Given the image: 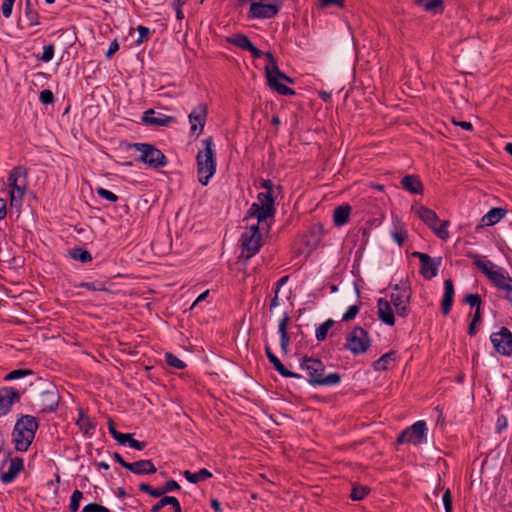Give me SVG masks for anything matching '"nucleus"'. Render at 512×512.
Returning <instances> with one entry per match:
<instances>
[{"instance_id":"nucleus-52","label":"nucleus","mask_w":512,"mask_h":512,"mask_svg":"<svg viewBox=\"0 0 512 512\" xmlns=\"http://www.w3.org/2000/svg\"><path fill=\"white\" fill-rule=\"evenodd\" d=\"M161 489L162 496L165 495L168 492L179 490L180 485L175 480H169L167 481Z\"/></svg>"},{"instance_id":"nucleus-53","label":"nucleus","mask_w":512,"mask_h":512,"mask_svg":"<svg viewBox=\"0 0 512 512\" xmlns=\"http://www.w3.org/2000/svg\"><path fill=\"white\" fill-rule=\"evenodd\" d=\"M15 1L16 0H4L1 6L2 14L4 17L8 18L11 16Z\"/></svg>"},{"instance_id":"nucleus-19","label":"nucleus","mask_w":512,"mask_h":512,"mask_svg":"<svg viewBox=\"0 0 512 512\" xmlns=\"http://www.w3.org/2000/svg\"><path fill=\"white\" fill-rule=\"evenodd\" d=\"M142 121L146 125L163 127L176 122V118L162 113H156L153 109H148L144 112Z\"/></svg>"},{"instance_id":"nucleus-42","label":"nucleus","mask_w":512,"mask_h":512,"mask_svg":"<svg viewBox=\"0 0 512 512\" xmlns=\"http://www.w3.org/2000/svg\"><path fill=\"white\" fill-rule=\"evenodd\" d=\"M79 287H83L90 291H106V286L104 282L95 281V282H82L79 284Z\"/></svg>"},{"instance_id":"nucleus-33","label":"nucleus","mask_w":512,"mask_h":512,"mask_svg":"<svg viewBox=\"0 0 512 512\" xmlns=\"http://www.w3.org/2000/svg\"><path fill=\"white\" fill-rule=\"evenodd\" d=\"M184 477L191 483H198L212 477V473L206 468H202L199 471L192 473L189 470L184 471Z\"/></svg>"},{"instance_id":"nucleus-16","label":"nucleus","mask_w":512,"mask_h":512,"mask_svg":"<svg viewBox=\"0 0 512 512\" xmlns=\"http://www.w3.org/2000/svg\"><path fill=\"white\" fill-rule=\"evenodd\" d=\"M208 113V107L205 103H199L197 106L193 108V110L189 113L188 119L191 124V134L199 136L206 123Z\"/></svg>"},{"instance_id":"nucleus-9","label":"nucleus","mask_w":512,"mask_h":512,"mask_svg":"<svg viewBox=\"0 0 512 512\" xmlns=\"http://www.w3.org/2000/svg\"><path fill=\"white\" fill-rule=\"evenodd\" d=\"M133 147L141 153L140 161L152 168L164 167L167 164L166 156L154 145L148 143H135Z\"/></svg>"},{"instance_id":"nucleus-46","label":"nucleus","mask_w":512,"mask_h":512,"mask_svg":"<svg viewBox=\"0 0 512 512\" xmlns=\"http://www.w3.org/2000/svg\"><path fill=\"white\" fill-rule=\"evenodd\" d=\"M139 489L142 492L148 493L152 497H155V498L162 497L160 488H153L147 483H141L139 485Z\"/></svg>"},{"instance_id":"nucleus-62","label":"nucleus","mask_w":512,"mask_h":512,"mask_svg":"<svg viewBox=\"0 0 512 512\" xmlns=\"http://www.w3.org/2000/svg\"><path fill=\"white\" fill-rule=\"evenodd\" d=\"M453 123L455 125H458L460 127H462L463 129L465 130H472V124L470 122H466V121H459V122H456V121H453Z\"/></svg>"},{"instance_id":"nucleus-51","label":"nucleus","mask_w":512,"mask_h":512,"mask_svg":"<svg viewBox=\"0 0 512 512\" xmlns=\"http://www.w3.org/2000/svg\"><path fill=\"white\" fill-rule=\"evenodd\" d=\"M83 512H111L105 506L97 503H90L83 508Z\"/></svg>"},{"instance_id":"nucleus-2","label":"nucleus","mask_w":512,"mask_h":512,"mask_svg":"<svg viewBox=\"0 0 512 512\" xmlns=\"http://www.w3.org/2000/svg\"><path fill=\"white\" fill-rule=\"evenodd\" d=\"M300 367L306 372L309 383L314 386H334L341 381L339 373L325 374V365L320 359L304 356Z\"/></svg>"},{"instance_id":"nucleus-7","label":"nucleus","mask_w":512,"mask_h":512,"mask_svg":"<svg viewBox=\"0 0 512 512\" xmlns=\"http://www.w3.org/2000/svg\"><path fill=\"white\" fill-rule=\"evenodd\" d=\"M266 58L268 60V64L265 66V74L268 86L276 90L280 95H294L295 91L293 89L281 83V81H286L293 84L294 80L280 71L276 59L271 52L266 53Z\"/></svg>"},{"instance_id":"nucleus-4","label":"nucleus","mask_w":512,"mask_h":512,"mask_svg":"<svg viewBox=\"0 0 512 512\" xmlns=\"http://www.w3.org/2000/svg\"><path fill=\"white\" fill-rule=\"evenodd\" d=\"M202 143L204 148L198 151L196 160L198 180L205 186L216 172V157L212 137L206 138Z\"/></svg>"},{"instance_id":"nucleus-18","label":"nucleus","mask_w":512,"mask_h":512,"mask_svg":"<svg viewBox=\"0 0 512 512\" xmlns=\"http://www.w3.org/2000/svg\"><path fill=\"white\" fill-rule=\"evenodd\" d=\"M20 400L19 392L12 387L0 389V417L7 414L12 405Z\"/></svg>"},{"instance_id":"nucleus-20","label":"nucleus","mask_w":512,"mask_h":512,"mask_svg":"<svg viewBox=\"0 0 512 512\" xmlns=\"http://www.w3.org/2000/svg\"><path fill=\"white\" fill-rule=\"evenodd\" d=\"M226 42L231 43L243 50H248L255 58H260L262 52L256 48L245 34H233L225 38Z\"/></svg>"},{"instance_id":"nucleus-47","label":"nucleus","mask_w":512,"mask_h":512,"mask_svg":"<svg viewBox=\"0 0 512 512\" xmlns=\"http://www.w3.org/2000/svg\"><path fill=\"white\" fill-rule=\"evenodd\" d=\"M465 303L469 304L476 309L481 308L482 299L478 294H467L464 298Z\"/></svg>"},{"instance_id":"nucleus-48","label":"nucleus","mask_w":512,"mask_h":512,"mask_svg":"<svg viewBox=\"0 0 512 512\" xmlns=\"http://www.w3.org/2000/svg\"><path fill=\"white\" fill-rule=\"evenodd\" d=\"M125 436H128V439L124 441V445L128 443L130 447L136 450H143L146 447V442L135 440L131 434H125Z\"/></svg>"},{"instance_id":"nucleus-49","label":"nucleus","mask_w":512,"mask_h":512,"mask_svg":"<svg viewBox=\"0 0 512 512\" xmlns=\"http://www.w3.org/2000/svg\"><path fill=\"white\" fill-rule=\"evenodd\" d=\"M360 307L359 305H352L348 308V310L343 314V321L353 320L357 314L359 313Z\"/></svg>"},{"instance_id":"nucleus-38","label":"nucleus","mask_w":512,"mask_h":512,"mask_svg":"<svg viewBox=\"0 0 512 512\" xmlns=\"http://www.w3.org/2000/svg\"><path fill=\"white\" fill-rule=\"evenodd\" d=\"M70 256L75 259L79 260L82 263H87L92 260V256L89 251L83 250L81 248H75L70 251Z\"/></svg>"},{"instance_id":"nucleus-12","label":"nucleus","mask_w":512,"mask_h":512,"mask_svg":"<svg viewBox=\"0 0 512 512\" xmlns=\"http://www.w3.org/2000/svg\"><path fill=\"white\" fill-rule=\"evenodd\" d=\"M427 427L424 421H418L407 427L398 437L397 443L422 444L426 441Z\"/></svg>"},{"instance_id":"nucleus-8","label":"nucleus","mask_w":512,"mask_h":512,"mask_svg":"<svg viewBox=\"0 0 512 512\" xmlns=\"http://www.w3.org/2000/svg\"><path fill=\"white\" fill-rule=\"evenodd\" d=\"M391 287L393 292L389 302L394 306L398 316L406 317L410 312L411 288L407 282L391 285Z\"/></svg>"},{"instance_id":"nucleus-29","label":"nucleus","mask_w":512,"mask_h":512,"mask_svg":"<svg viewBox=\"0 0 512 512\" xmlns=\"http://www.w3.org/2000/svg\"><path fill=\"white\" fill-rule=\"evenodd\" d=\"M416 214L429 228L438 224L437 214L428 207L420 206L416 210Z\"/></svg>"},{"instance_id":"nucleus-34","label":"nucleus","mask_w":512,"mask_h":512,"mask_svg":"<svg viewBox=\"0 0 512 512\" xmlns=\"http://www.w3.org/2000/svg\"><path fill=\"white\" fill-rule=\"evenodd\" d=\"M25 17L28 26H33L38 23L39 14L33 7L31 0H25Z\"/></svg>"},{"instance_id":"nucleus-10","label":"nucleus","mask_w":512,"mask_h":512,"mask_svg":"<svg viewBox=\"0 0 512 512\" xmlns=\"http://www.w3.org/2000/svg\"><path fill=\"white\" fill-rule=\"evenodd\" d=\"M369 346L368 333L361 327H355L346 337L345 347L354 355L365 353Z\"/></svg>"},{"instance_id":"nucleus-55","label":"nucleus","mask_w":512,"mask_h":512,"mask_svg":"<svg viewBox=\"0 0 512 512\" xmlns=\"http://www.w3.org/2000/svg\"><path fill=\"white\" fill-rule=\"evenodd\" d=\"M443 503L446 512H452V495L449 489H447L443 494Z\"/></svg>"},{"instance_id":"nucleus-31","label":"nucleus","mask_w":512,"mask_h":512,"mask_svg":"<svg viewBox=\"0 0 512 512\" xmlns=\"http://www.w3.org/2000/svg\"><path fill=\"white\" fill-rule=\"evenodd\" d=\"M289 321H290L289 316L287 314H285L278 325V331H279L280 338H281V343H280L281 349L284 353L288 352V346H289V341H290V337L287 332V327H288Z\"/></svg>"},{"instance_id":"nucleus-63","label":"nucleus","mask_w":512,"mask_h":512,"mask_svg":"<svg viewBox=\"0 0 512 512\" xmlns=\"http://www.w3.org/2000/svg\"><path fill=\"white\" fill-rule=\"evenodd\" d=\"M149 39V34H139L138 38L135 40V44L139 45Z\"/></svg>"},{"instance_id":"nucleus-58","label":"nucleus","mask_w":512,"mask_h":512,"mask_svg":"<svg viewBox=\"0 0 512 512\" xmlns=\"http://www.w3.org/2000/svg\"><path fill=\"white\" fill-rule=\"evenodd\" d=\"M118 49H119V44H118L117 40L115 39L114 41H112L110 43L109 49L106 52V57L108 59L111 58L118 51Z\"/></svg>"},{"instance_id":"nucleus-40","label":"nucleus","mask_w":512,"mask_h":512,"mask_svg":"<svg viewBox=\"0 0 512 512\" xmlns=\"http://www.w3.org/2000/svg\"><path fill=\"white\" fill-rule=\"evenodd\" d=\"M369 488L366 486L355 485L352 488L350 498L354 501H359L365 498L368 494Z\"/></svg>"},{"instance_id":"nucleus-22","label":"nucleus","mask_w":512,"mask_h":512,"mask_svg":"<svg viewBox=\"0 0 512 512\" xmlns=\"http://www.w3.org/2000/svg\"><path fill=\"white\" fill-rule=\"evenodd\" d=\"M266 356L275 368L276 371L279 372L280 375L287 378H300L301 375L295 372L288 370L282 362L277 358V356L272 352L269 346L265 347Z\"/></svg>"},{"instance_id":"nucleus-54","label":"nucleus","mask_w":512,"mask_h":512,"mask_svg":"<svg viewBox=\"0 0 512 512\" xmlns=\"http://www.w3.org/2000/svg\"><path fill=\"white\" fill-rule=\"evenodd\" d=\"M53 56H54V47H53V45H46V46H44L43 54L40 57V59L43 62H49L50 60H52Z\"/></svg>"},{"instance_id":"nucleus-39","label":"nucleus","mask_w":512,"mask_h":512,"mask_svg":"<svg viewBox=\"0 0 512 512\" xmlns=\"http://www.w3.org/2000/svg\"><path fill=\"white\" fill-rule=\"evenodd\" d=\"M108 429L109 433L113 436V438L120 444L124 445V441L128 439V436H125L124 433H121L116 430L115 424L111 418L108 419Z\"/></svg>"},{"instance_id":"nucleus-15","label":"nucleus","mask_w":512,"mask_h":512,"mask_svg":"<svg viewBox=\"0 0 512 512\" xmlns=\"http://www.w3.org/2000/svg\"><path fill=\"white\" fill-rule=\"evenodd\" d=\"M412 256L420 261V274L427 280H431L437 275L441 264V258L433 259L423 252H413Z\"/></svg>"},{"instance_id":"nucleus-50","label":"nucleus","mask_w":512,"mask_h":512,"mask_svg":"<svg viewBox=\"0 0 512 512\" xmlns=\"http://www.w3.org/2000/svg\"><path fill=\"white\" fill-rule=\"evenodd\" d=\"M39 99L42 104H52L55 100L51 90L45 89L40 92Z\"/></svg>"},{"instance_id":"nucleus-14","label":"nucleus","mask_w":512,"mask_h":512,"mask_svg":"<svg viewBox=\"0 0 512 512\" xmlns=\"http://www.w3.org/2000/svg\"><path fill=\"white\" fill-rule=\"evenodd\" d=\"M283 3L257 1L252 2L249 9V17L259 19H270L275 17L281 10Z\"/></svg>"},{"instance_id":"nucleus-43","label":"nucleus","mask_w":512,"mask_h":512,"mask_svg":"<svg viewBox=\"0 0 512 512\" xmlns=\"http://www.w3.org/2000/svg\"><path fill=\"white\" fill-rule=\"evenodd\" d=\"M83 497V494L81 491L79 490H74L72 495H71V500H70V504H69V509L71 512H77L78 509H79V503H80V500L82 499Z\"/></svg>"},{"instance_id":"nucleus-24","label":"nucleus","mask_w":512,"mask_h":512,"mask_svg":"<svg viewBox=\"0 0 512 512\" xmlns=\"http://www.w3.org/2000/svg\"><path fill=\"white\" fill-rule=\"evenodd\" d=\"M23 467L24 463L22 458L15 457L11 459L8 470L3 472L1 475V481L6 484L12 482L21 472Z\"/></svg>"},{"instance_id":"nucleus-61","label":"nucleus","mask_w":512,"mask_h":512,"mask_svg":"<svg viewBox=\"0 0 512 512\" xmlns=\"http://www.w3.org/2000/svg\"><path fill=\"white\" fill-rule=\"evenodd\" d=\"M7 215V203L6 200L0 198V220L4 219Z\"/></svg>"},{"instance_id":"nucleus-11","label":"nucleus","mask_w":512,"mask_h":512,"mask_svg":"<svg viewBox=\"0 0 512 512\" xmlns=\"http://www.w3.org/2000/svg\"><path fill=\"white\" fill-rule=\"evenodd\" d=\"M260 224L258 222L252 224L241 236L242 250L243 253H246L247 258L254 256L261 247Z\"/></svg>"},{"instance_id":"nucleus-35","label":"nucleus","mask_w":512,"mask_h":512,"mask_svg":"<svg viewBox=\"0 0 512 512\" xmlns=\"http://www.w3.org/2000/svg\"><path fill=\"white\" fill-rule=\"evenodd\" d=\"M449 221L447 220H444V221H439L438 220V224L437 225H433L430 229L433 230V232L442 240H447L449 238V231H448V227H449Z\"/></svg>"},{"instance_id":"nucleus-28","label":"nucleus","mask_w":512,"mask_h":512,"mask_svg":"<svg viewBox=\"0 0 512 512\" xmlns=\"http://www.w3.org/2000/svg\"><path fill=\"white\" fill-rule=\"evenodd\" d=\"M506 215V210L502 208H492L481 218L482 226H492L498 223Z\"/></svg>"},{"instance_id":"nucleus-56","label":"nucleus","mask_w":512,"mask_h":512,"mask_svg":"<svg viewBox=\"0 0 512 512\" xmlns=\"http://www.w3.org/2000/svg\"><path fill=\"white\" fill-rule=\"evenodd\" d=\"M322 7H330V6H344V0H321Z\"/></svg>"},{"instance_id":"nucleus-3","label":"nucleus","mask_w":512,"mask_h":512,"mask_svg":"<svg viewBox=\"0 0 512 512\" xmlns=\"http://www.w3.org/2000/svg\"><path fill=\"white\" fill-rule=\"evenodd\" d=\"M7 187L10 206L19 208L28 188V170L24 166H15L8 175Z\"/></svg>"},{"instance_id":"nucleus-26","label":"nucleus","mask_w":512,"mask_h":512,"mask_svg":"<svg viewBox=\"0 0 512 512\" xmlns=\"http://www.w3.org/2000/svg\"><path fill=\"white\" fill-rule=\"evenodd\" d=\"M415 4L424 11L434 15L441 14L444 11L443 0H415Z\"/></svg>"},{"instance_id":"nucleus-57","label":"nucleus","mask_w":512,"mask_h":512,"mask_svg":"<svg viewBox=\"0 0 512 512\" xmlns=\"http://www.w3.org/2000/svg\"><path fill=\"white\" fill-rule=\"evenodd\" d=\"M507 425H508V420L504 415H501L497 418L496 429L498 432H501L502 430H504L507 427Z\"/></svg>"},{"instance_id":"nucleus-41","label":"nucleus","mask_w":512,"mask_h":512,"mask_svg":"<svg viewBox=\"0 0 512 512\" xmlns=\"http://www.w3.org/2000/svg\"><path fill=\"white\" fill-rule=\"evenodd\" d=\"M165 359H166V363L169 366L174 367L176 369H183L186 366L184 361H182L181 359H179L176 355H174L172 353H166Z\"/></svg>"},{"instance_id":"nucleus-23","label":"nucleus","mask_w":512,"mask_h":512,"mask_svg":"<svg viewBox=\"0 0 512 512\" xmlns=\"http://www.w3.org/2000/svg\"><path fill=\"white\" fill-rule=\"evenodd\" d=\"M454 299V285L451 279L444 281V295L441 301L442 313L446 316L450 313Z\"/></svg>"},{"instance_id":"nucleus-25","label":"nucleus","mask_w":512,"mask_h":512,"mask_svg":"<svg viewBox=\"0 0 512 512\" xmlns=\"http://www.w3.org/2000/svg\"><path fill=\"white\" fill-rule=\"evenodd\" d=\"M129 471L137 475L154 474L157 469L151 460H139L130 463Z\"/></svg>"},{"instance_id":"nucleus-17","label":"nucleus","mask_w":512,"mask_h":512,"mask_svg":"<svg viewBox=\"0 0 512 512\" xmlns=\"http://www.w3.org/2000/svg\"><path fill=\"white\" fill-rule=\"evenodd\" d=\"M60 396L56 387L51 386L50 389L43 391L38 398V406L41 412L54 411L59 403Z\"/></svg>"},{"instance_id":"nucleus-36","label":"nucleus","mask_w":512,"mask_h":512,"mask_svg":"<svg viewBox=\"0 0 512 512\" xmlns=\"http://www.w3.org/2000/svg\"><path fill=\"white\" fill-rule=\"evenodd\" d=\"M334 321L332 319L326 320L316 329V339L324 341L327 337L328 331L333 327Z\"/></svg>"},{"instance_id":"nucleus-13","label":"nucleus","mask_w":512,"mask_h":512,"mask_svg":"<svg viewBox=\"0 0 512 512\" xmlns=\"http://www.w3.org/2000/svg\"><path fill=\"white\" fill-rule=\"evenodd\" d=\"M490 341L498 354L506 357L512 355V332L507 327L492 333Z\"/></svg>"},{"instance_id":"nucleus-27","label":"nucleus","mask_w":512,"mask_h":512,"mask_svg":"<svg viewBox=\"0 0 512 512\" xmlns=\"http://www.w3.org/2000/svg\"><path fill=\"white\" fill-rule=\"evenodd\" d=\"M401 184L403 188L412 194H422L423 185L420 179L415 175H407L402 178Z\"/></svg>"},{"instance_id":"nucleus-60","label":"nucleus","mask_w":512,"mask_h":512,"mask_svg":"<svg viewBox=\"0 0 512 512\" xmlns=\"http://www.w3.org/2000/svg\"><path fill=\"white\" fill-rule=\"evenodd\" d=\"M113 457L123 468L129 470L130 463L126 462L119 453H114Z\"/></svg>"},{"instance_id":"nucleus-6","label":"nucleus","mask_w":512,"mask_h":512,"mask_svg":"<svg viewBox=\"0 0 512 512\" xmlns=\"http://www.w3.org/2000/svg\"><path fill=\"white\" fill-rule=\"evenodd\" d=\"M38 429L36 418L31 415L22 416L15 424L13 441L18 451L25 452L30 447Z\"/></svg>"},{"instance_id":"nucleus-64","label":"nucleus","mask_w":512,"mask_h":512,"mask_svg":"<svg viewBox=\"0 0 512 512\" xmlns=\"http://www.w3.org/2000/svg\"><path fill=\"white\" fill-rule=\"evenodd\" d=\"M83 424H82V427H85L86 431L88 429H93L94 428V425L89 421L88 418L84 419V418H81L80 420Z\"/></svg>"},{"instance_id":"nucleus-5","label":"nucleus","mask_w":512,"mask_h":512,"mask_svg":"<svg viewBox=\"0 0 512 512\" xmlns=\"http://www.w3.org/2000/svg\"><path fill=\"white\" fill-rule=\"evenodd\" d=\"M262 187L266 188L267 191L260 192L257 195V202H254L247 212V218H256L258 219V223H262L268 218H273L275 215L271 181L264 180Z\"/></svg>"},{"instance_id":"nucleus-32","label":"nucleus","mask_w":512,"mask_h":512,"mask_svg":"<svg viewBox=\"0 0 512 512\" xmlns=\"http://www.w3.org/2000/svg\"><path fill=\"white\" fill-rule=\"evenodd\" d=\"M396 360V352L390 351L382 355L377 361L373 363V368L376 371H386Z\"/></svg>"},{"instance_id":"nucleus-30","label":"nucleus","mask_w":512,"mask_h":512,"mask_svg":"<svg viewBox=\"0 0 512 512\" xmlns=\"http://www.w3.org/2000/svg\"><path fill=\"white\" fill-rule=\"evenodd\" d=\"M351 207L349 205H341L335 208L333 213V222L340 227L348 223Z\"/></svg>"},{"instance_id":"nucleus-21","label":"nucleus","mask_w":512,"mask_h":512,"mask_svg":"<svg viewBox=\"0 0 512 512\" xmlns=\"http://www.w3.org/2000/svg\"><path fill=\"white\" fill-rule=\"evenodd\" d=\"M377 307L379 319L383 323L393 326L395 324V317L391 303L386 299L380 298L377 302Z\"/></svg>"},{"instance_id":"nucleus-37","label":"nucleus","mask_w":512,"mask_h":512,"mask_svg":"<svg viewBox=\"0 0 512 512\" xmlns=\"http://www.w3.org/2000/svg\"><path fill=\"white\" fill-rule=\"evenodd\" d=\"M178 499L173 496H163L156 504H154L151 508V512H159L166 505L175 506Z\"/></svg>"},{"instance_id":"nucleus-44","label":"nucleus","mask_w":512,"mask_h":512,"mask_svg":"<svg viewBox=\"0 0 512 512\" xmlns=\"http://www.w3.org/2000/svg\"><path fill=\"white\" fill-rule=\"evenodd\" d=\"M31 374H32L31 370H28V369H16V370H13V371L9 372L5 376L4 380L11 381V380L19 379L21 377H24V376H27V375H31Z\"/></svg>"},{"instance_id":"nucleus-1","label":"nucleus","mask_w":512,"mask_h":512,"mask_svg":"<svg viewBox=\"0 0 512 512\" xmlns=\"http://www.w3.org/2000/svg\"><path fill=\"white\" fill-rule=\"evenodd\" d=\"M468 256L498 290L506 292L505 298L512 304L511 276L503 268L496 266L491 261L482 260L477 254L470 253Z\"/></svg>"},{"instance_id":"nucleus-45","label":"nucleus","mask_w":512,"mask_h":512,"mask_svg":"<svg viewBox=\"0 0 512 512\" xmlns=\"http://www.w3.org/2000/svg\"><path fill=\"white\" fill-rule=\"evenodd\" d=\"M96 193L99 197L109 202H116L118 200V196L116 194L102 187L97 188Z\"/></svg>"},{"instance_id":"nucleus-59","label":"nucleus","mask_w":512,"mask_h":512,"mask_svg":"<svg viewBox=\"0 0 512 512\" xmlns=\"http://www.w3.org/2000/svg\"><path fill=\"white\" fill-rule=\"evenodd\" d=\"M392 236H393V239L399 244V245H403V243L406 241L407 239V234L406 232H394L392 233Z\"/></svg>"}]
</instances>
